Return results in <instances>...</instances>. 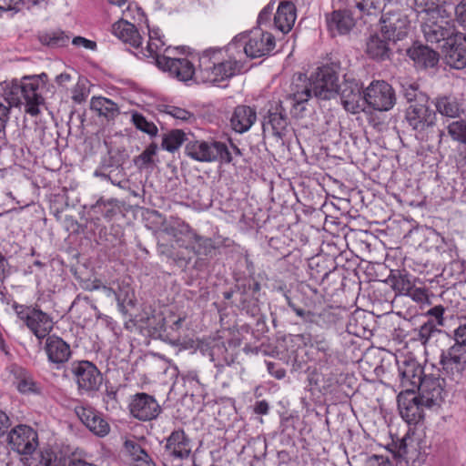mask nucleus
Segmentation results:
<instances>
[{"label": "nucleus", "mask_w": 466, "mask_h": 466, "mask_svg": "<svg viewBox=\"0 0 466 466\" xmlns=\"http://www.w3.org/2000/svg\"><path fill=\"white\" fill-rule=\"evenodd\" d=\"M70 370L79 392H94L99 390L103 377L95 364L88 360L74 361Z\"/></svg>", "instance_id": "9b49d317"}, {"label": "nucleus", "mask_w": 466, "mask_h": 466, "mask_svg": "<svg viewBox=\"0 0 466 466\" xmlns=\"http://www.w3.org/2000/svg\"><path fill=\"white\" fill-rule=\"evenodd\" d=\"M407 56L417 67L423 69L434 67L439 62V54L432 48L420 43H414L409 47Z\"/></svg>", "instance_id": "c756f323"}, {"label": "nucleus", "mask_w": 466, "mask_h": 466, "mask_svg": "<svg viewBox=\"0 0 466 466\" xmlns=\"http://www.w3.org/2000/svg\"><path fill=\"white\" fill-rule=\"evenodd\" d=\"M436 111L447 117H458L463 112L461 104L456 97L442 96L434 99Z\"/></svg>", "instance_id": "58836bf2"}, {"label": "nucleus", "mask_w": 466, "mask_h": 466, "mask_svg": "<svg viewBox=\"0 0 466 466\" xmlns=\"http://www.w3.org/2000/svg\"><path fill=\"white\" fill-rule=\"evenodd\" d=\"M157 151V146L155 143H151L146 149L137 157L136 163L141 162L143 166H147L153 163V157L156 156Z\"/></svg>", "instance_id": "13d9d810"}, {"label": "nucleus", "mask_w": 466, "mask_h": 466, "mask_svg": "<svg viewBox=\"0 0 466 466\" xmlns=\"http://www.w3.org/2000/svg\"><path fill=\"white\" fill-rule=\"evenodd\" d=\"M338 95L343 108L350 114H358L365 108V90L360 81L348 75L339 85Z\"/></svg>", "instance_id": "f8f14e48"}, {"label": "nucleus", "mask_w": 466, "mask_h": 466, "mask_svg": "<svg viewBox=\"0 0 466 466\" xmlns=\"http://www.w3.org/2000/svg\"><path fill=\"white\" fill-rule=\"evenodd\" d=\"M418 390L421 403L428 408L440 405L443 399V388L438 378L424 376V381Z\"/></svg>", "instance_id": "cd10ccee"}, {"label": "nucleus", "mask_w": 466, "mask_h": 466, "mask_svg": "<svg viewBox=\"0 0 466 466\" xmlns=\"http://www.w3.org/2000/svg\"><path fill=\"white\" fill-rule=\"evenodd\" d=\"M275 45L272 34L255 28L236 35L228 44V51L237 50L239 56L244 53L248 57L258 58L269 55Z\"/></svg>", "instance_id": "7ed1b4c3"}, {"label": "nucleus", "mask_w": 466, "mask_h": 466, "mask_svg": "<svg viewBox=\"0 0 466 466\" xmlns=\"http://www.w3.org/2000/svg\"><path fill=\"white\" fill-rule=\"evenodd\" d=\"M289 119L282 101L271 106L262 122L263 132L271 130L272 135L282 139L287 133Z\"/></svg>", "instance_id": "412c9836"}, {"label": "nucleus", "mask_w": 466, "mask_h": 466, "mask_svg": "<svg viewBox=\"0 0 466 466\" xmlns=\"http://www.w3.org/2000/svg\"><path fill=\"white\" fill-rule=\"evenodd\" d=\"M44 350L48 361L57 370L61 369L72 356L70 345L56 335L46 338Z\"/></svg>", "instance_id": "b1692460"}, {"label": "nucleus", "mask_w": 466, "mask_h": 466, "mask_svg": "<svg viewBox=\"0 0 466 466\" xmlns=\"http://www.w3.org/2000/svg\"><path fill=\"white\" fill-rule=\"evenodd\" d=\"M7 442L14 451L24 457L36 450L38 433L28 425L19 424L9 431Z\"/></svg>", "instance_id": "f3484780"}, {"label": "nucleus", "mask_w": 466, "mask_h": 466, "mask_svg": "<svg viewBox=\"0 0 466 466\" xmlns=\"http://www.w3.org/2000/svg\"><path fill=\"white\" fill-rule=\"evenodd\" d=\"M301 293L303 294V304L305 306L304 309H316V305L321 304L320 300L316 299V298H313L310 294H308V290H306L304 288H301Z\"/></svg>", "instance_id": "0e129e2a"}, {"label": "nucleus", "mask_w": 466, "mask_h": 466, "mask_svg": "<svg viewBox=\"0 0 466 466\" xmlns=\"http://www.w3.org/2000/svg\"><path fill=\"white\" fill-rule=\"evenodd\" d=\"M132 121L136 127L144 133L151 137H155L157 134V126L153 122L147 121L142 114L134 113L132 115Z\"/></svg>", "instance_id": "603ef678"}, {"label": "nucleus", "mask_w": 466, "mask_h": 466, "mask_svg": "<svg viewBox=\"0 0 466 466\" xmlns=\"http://www.w3.org/2000/svg\"><path fill=\"white\" fill-rule=\"evenodd\" d=\"M296 20V7L290 2L281 3L274 16L276 27L282 33H288L291 30Z\"/></svg>", "instance_id": "c9c22d12"}, {"label": "nucleus", "mask_w": 466, "mask_h": 466, "mask_svg": "<svg viewBox=\"0 0 466 466\" xmlns=\"http://www.w3.org/2000/svg\"><path fill=\"white\" fill-rule=\"evenodd\" d=\"M192 229L187 223L177 217H169L161 223L162 232L172 238L179 248L184 245Z\"/></svg>", "instance_id": "7c9ffc66"}, {"label": "nucleus", "mask_w": 466, "mask_h": 466, "mask_svg": "<svg viewBox=\"0 0 466 466\" xmlns=\"http://www.w3.org/2000/svg\"><path fill=\"white\" fill-rule=\"evenodd\" d=\"M10 108L0 103V134H5L6 123L9 119Z\"/></svg>", "instance_id": "69168bd1"}, {"label": "nucleus", "mask_w": 466, "mask_h": 466, "mask_svg": "<svg viewBox=\"0 0 466 466\" xmlns=\"http://www.w3.org/2000/svg\"><path fill=\"white\" fill-rule=\"evenodd\" d=\"M185 153L190 158L198 162H220L229 164L232 162V154L228 147L216 140H189L186 144Z\"/></svg>", "instance_id": "423d86ee"}, {"label": "nucleus", "mask_w": 466, "mask_h": 466, "mask_svg": "<svg viewBox=\"0 0 466 466\" xmlns=\"http://www.w3.org/2000/svg\"><path fill=\"white\" fill-rule=\"evenodd\" d=\"M129 410L134 418L147 421L156 419L161 412V407L153 396L140 392L132 397Z\"/></svg>", "instance_id": "aec40b11"}, {"label": "nucleus", "mask_w": 466, "mask_h": 466, "mask_svg": "<svg viewBox=\"0 0 466 466\" xmlns=\"http://www.w3.org/2000/svg\"><path fill=\"white\" fill-rule=\"evenodd\" d=\"M122 166V161L120 159V155L116 152L108 151V154L106 157H105L100 165V168L102 170L106 171L107 169L111 167L118 168Z\"/></svg>", "instance_id": "4d7b16f0"}, {"label": "nucleus", "mask_w": 466, "mask_h": 466, "mask_svg": "<svg viewBox=\"0 0 466 466\" xmlns=\"http://www.w3.org/2000/svg\"><path fill=\"white\" fill-rule=\"evenodd\" d=\"M125 450L134 466H157L147 452L134 440H127Z\"/></svg>", "instance_id": "ea45409f"}, {"label": "nucleus", "mask_w": 466, "mask_h": 466, "mask_svg": "<svg viewBox=\"0 0 466 466\" xmlns=\"http://www.w3.org/2000/svg\"><path fill=\"white\" fill-rule=\"evenodd\" d=\"M400 86V93L410 104L405 111V121L414 131L415 137L429 141L437 137L441 142L444 132L437 127V114L430 106L429 96L415 82L405 80Z\"/></svg>", "instance_id": "f257e3e1"}, {"label": "nucleus", "mask_w": 466, "mask_h": 466, "mask_svg": "<svg viewBox=\"0 0 466 466\" xmlns=\"http://www.w3.org/2000/svg\"><path fill=\"white\" fill-rule=\"evenodd\" d=\"M9 106H25V112L32 116L40 113L39 106L44 104V97L40 92V84L35 76H25L21 83L11 87Z\"/></svg>", "instance_id": "20e7f679"}, {"label": "nucleus", "mask_w": 466, "mask_h": 466, "mask_svg": "<svg viewBox=\"0 0 466 466\" xmlns=\"http://www.w3.org/2000/svg\"><path fill=\"white\" fill-rule=\"evenodd\" d=\"M413 301L420 304H428L430 305V299L428 295V290L422 287H415L414 285L411 287L410 290L407 294Z\"/></svg>", "instance_id": "6e6d98bb"}, {"label": "nucleus", "mask_w": 466, "mask_h": 466, "mask_svg": "<svg viewBox=\"0 0 466 466\" xmlns=\"http://www.w3.org/2000/svg\"><path fill=\"white\" fill-rule=\"evenodd\" d=\"M11 372L15 377V383L21 393H29L35 391V383L31 374L22 367L13 366Z\"/></svg>", "instance_id": "79ce46f5"}, {"label": "nucleus", "mask_w": 466, "mask_h": 466, "mask_svg": "<svg viewBox=\"0 0 466 466\" xmlns=\"http://www.w3.org/2000/svg\"><path fill=\"white\" fill-rule=\"evenodd\" d=\"M268 370L273 377L278 380H281L286 376V370L273 362L268 363Z\"/></svg>", "instance_id": "774afa93"}, {"label": "nucleus", "mask_w": 466, "mask_h": 466, "mask_svg": "<svg viewBox=\"0 0 466 466\" xmlns=\"http://www.w3.org/2000/svg\"><path fill=\"white\" fill-rule=\"evenodd\" d=\"M92 210L101 214L106 219H111L117 213V201L113 198L106 200L101 198L92 206Z\"/></svg>", "instance_id": "de8ad7c7"}, {"label": "nucleus", "mask_w": 466, "mask_h": 466, "mask_svg": "<svg viewBox=\"0 0 466 466\" xmlns=\"http://www.w3.org/2000/svg\"><path fill=\"white\" fill-rule=\"evenodd\" d=\"M354 6L361 15H376L380 10L379 0H354Z\"/></svg>", "instance_id": "864d4df0"}, {"label": "nucleus", "mask_w": 466, "mask_h": 466, "mask_svg": "<svg viewBox=\"0 0 466 466\" xmlns=\"http://www.w3.org/2000/svg\"><path fill=\"white\" fill-rule=\"evenodd\" d=\"M185 140L186 134L180 129H174L164 135L161 147L168 152H175Z\"/></svg>", "instance_id": "49530a36"}, {"label": "nucleus", "mask_w": 466, "mask_h": 466, "mask_svg": "<svg viewBox=\"0 0 466 466\" xmlns=\"http://www.w3.org/2000/svg\"><path fill=\"white\" fill-rule=\"evenodd\" d=\"M388 281L397 295L407 296L413 286L409 275L400 271L395 273L391 272L388 278Z\"/></svg>", "instance_id": "a18cd8bd"}, {"label": "nucleus", "mask_w": 466, "mask_h": 466, "mask_svg": "<svg viewBox=\"0 0 466 466\" xmlns=\"http://www.w3.org/2000/svg\"><path fill=\"white\" fill-rule=\"evenodd\" d=\"M162 112L182 122H191L195 120L193 113L187 111L185 108H181L176 106L164 105Z\"/></svg>", "instance_id": "8fccbe9b"}, {"label": "nucleus", "mask_w": 466, "mask_h": 466, "mask_svg": "<svg viewBox=\"0 0 466 466\" xmlns=\"http://www.w3.org/2000/svg\"><path fill=\"white\" fill-rule=\"evenodd\" d=\"M364 466H394L393 462L389 457L383 455H371L369 456L364 463Z\"/></svg>", "instance_id": "052dcab7"}, {"label": "nucleus", "mask_w": 466, "mask_h": 466, "mask_svg": "<svg viewBox=\"0 0 466 466\" xmlns=\"http://www.w3.org/2000/svg\"><path fill=\"white\" fill-rule=\"evenodd\" d=\"M16 316L26 325L34 335L41 339L46 338L53 329V319L37 306H25L17 303L13 304Z\"/></svg>", "instance_id": "9d476101"}, {"label": "nucleus", "mask_w": 466, "mask_h": 466, "mask_svg": "<svg viewBox=\"0 0 466 466\" xmlns=\"http://www.w3.org/2000/svg\"><path fill=\"white\" fill-rule=\"evenodd\" d=\"M455 16L457 22L466 27V0H461L455 6Z\"/></svg>", "instance_id": "680f3d73"}, {"label": "nucleus", "mask_w": 466, "mask_h": 466, "mask_svg": "<svg viewBox=\"0 0 466 466\" xmlns=\"http://www.w3.org/2000/svg\"><path fill=\"white\" fill-rule=\"evenodd\" d=\"M299 318L307 323L316 324L322 329H328L338 320V316L331 309L325 308L320 311L306 309L299 311Z\"/></svg>", "instance_id": "72a5a7b5"}, {"label": "nucleus", "mask_w": 466, "mask_h": 466, "mask_svg": "<svg viewBox=\"0 0 466 466\" xmlns=\"http://www.w3.org/2000/svg\"><path fill=\"white\" fill-rule=\"evenodd\" d=\"M410 29L408 15L400 11H388L380 19V33L392 43L404 39Z\"/></svg>", "instance_id": "ddd939ff"}, {"label": "nucleus", "mask_w": 466, "mask_h": 466, "mask_svg": "<svg viewBox=\"0 0 466 466\" xmlns=\"http://www.w3.org/2000/svg\"><path fill=\"white\" fill-rule=\"evenodd\" d=\"M444 4L446 0H414L415 9L420 17L442 15L445 12Z\"/></svg>", "instance_id": "a19ab883"}, {"label": "nucleus", "mask_w": 466, "mask_h": 466, "mask_svg": "<svg viewBox=\"0 0 466 466\" xmlns=\"http://www.w3.org/2000/svg\"><path fill=\"white\" fill-rule=\"evenodd\" d=\"M421 31L428 43L438 44L441 41L450 42L453 37L454 26L451 22L445 19L442 15L421 17Z\"/></svg>", "instance_id": "dca6fc26"}, {"label": "nucleus", "mask_w": 466, "mask_h": 466, "mask_svg": "<svg viewBox=\"0 0 466 466\" xmlns=\"http://www.w3.org/2000/svg\"><path fill=\"white\" fill-rule=\"evenodd\" d=\"M157 67L182 82L192 80L194 77L198 80V68L187 57L166 56L158 58Z\"/></svg>", "instance_id": "a211bd4d"}, {"label": "nucleus", "mask_w": 466, "mask_h": 466, "mask_svg": "<svg viewBox=\"0 0 466 466\" xmlns=\"http://www.w3.org/2000/svg\"><path fill=\"white\" fill-rule=\"evenodd\" d=\"M423 407L414 392H401L398 395V408L401 418L409 424H417L423 419Z\"/></svg>", "instance_id": "5701e85b"}, {"label": "nucleus", "mask_w": 466, "mask_h": 466, "mask_svg": "<svg viewBox=\"0 0 466 466\" xmlns=\"http://www.w3.org/2000/svg\"><path fill=\"white\" fill-rule=\"evenodd\" d=\"M243 70L241 56L237 50L209 48L201 53L198 59V76L203 83L218 84L230 79Z\"/></svg>", "instance_id": "f03ea898"}, {"label": "nucleus", "mask_w": 466, "mask_h": 466, "mask_svg": "<svg viewBox=\"0 0 466 466\" xmlns=\"http://www.w3.org/2000/svg\"><path fill=\"white\" fill-rule=\"evenodd\" d=\"M329 32L333 35L349 34L355 26V18L350 9H338L326 15Z\"/></svg>", "instance_id": "a878e982"}, {"label": "nucleus", "mask_w": 466, "mask_h": 466, "mask_svg": "<svg viewBox=\"0 0 466 466\" xmlns=\"http://www.w3.org/2000/svg\"><path fill=\"white\" fill-rule=\"evenodd\" d=\"M237 308L248 315L256 317L260 313V284L254 279H245L236 285Z\"/></svg>", "instance_id": "4468645a"}, {"label": "nucleus", "mask_w": 466, "mask_h": 466, "mask_svg": "<svg viewBox=\"0 0 466 466\" xmlns=\"http://www.w3.org/2000/svg\"><path fill=\"white\" fill-rule=\"evenodd\" d=\"M90 109L107 121L114 120L120 114L118 106L103 96H93L90 101Z\"/></svg>", "instance_id": "e433bc0d"}, {"label": "nucleus", "mask_w": 466, "mask_h": 466, "mask_svg": "<svg viewBox=\"0 0 466 466\" xmlns=\"http://www.w3.org/2000/svg\"><path fill=\"white\" fill-rule=\"evenodd\" d=\"M181 248L186 250L176 259L182 266L187 264L194 256H208L216 248V245L212 238L201 236L192 229Z\"/></svg>", "instance_id": "6ab92c4d"}, {"label": "nucleus", "mask_w": 466, "mask_h": 466, "mask_svg": "<svg viewBox=\"0 0 466 466\" xmlns=\"http://www.w3.org/2000/svg\"><path fill=\"white\" fill-rule=\"evenodd\" d=\"M313 92V83L311 76L308 78L303 74L294 75L289 86V93L286 96V103L290 106V114L299 118L303 116L306 111V105L311 98Z\"/></svg>", "instance_id": "1a4fd4ad"}, {"label": "nucleus", "mask_w": 466, "mask_h": 466, "mask_svg": "<svg viewBox=\"0 0 466 466\" xmlns=\"http://www.w3.org/2000/svg\"><path fill=\"white\" fill-rule=\"evenodd\" d=\"M24 466H58L56 453L49 448L27 454L21 458Z\"/></svg>", "instance_id": "4c0bfd02"}, {"label": "nucleus", "mask_w": 466, "mask_h": 466, "mask_svg": "<svg viewBox=\"0 0 466 466\" xmlns=\"http://www.w3.org/2000/svg\"><path fill=\"white\" fill-rule=\"evenodd\" d=\"M162 458L164 466H189L195 462L191 441L182 429L173 431L166 439Z\"/></svg>", "instance_id": "39448f33"}, {"label": "nucleus", "mask_w": 466, "mask_h": 466, "mask_svg": "<svg viewBox=\"0 0 466 466\" xmlns=\"http://www.w3.org/2000/svg\"><path fill=\"white\" fill-rule=\"evenodd\" d=\"M440 332L441 329L436 328L433 322L426 321L419 329L413 330L412 339L426 345L436 333Z\"/></svg>", "instance_id": "09e8293b"}, {"label": "nucleus", "mask_w": 466, "mask_h": 466, "mask_svg": "<svg viewBox=\"0 0 466 466\" xmlns=\"http://www.w3.org/2000/svg\"><path fill=\"white\" fill-rule=\"evenodd\" d=\"M423 368L414 360L404 361L399 366V376L404 392H414L424 381Z\"/></svg>", "instance_id": "bb28decb"}, {"label": "nucleus", "mask_w": 466, "mask_h": 466, "mask_svg": "<svg viewBox=\"0 0 466 466\" xmlns=\"http://www.w3.org/2000/svg\"><path fill=\"white\" fill-rule=\"evenodd\" d=\"M454 345H460L466 349V317L460 320L459 326L454 329Z\"/></svg>", "instance_id": "bf43d9fd"}, {"label": "nucleus", "mask_w": 466, "mask_h": 466, "mask_svg": "<svg viewBox=\"0 0 466 466\" xmlns=\"http://www.w3.org/2000/svg\"><path fill=\"white\" fill-rule=\"evenodd\" d=\"M390 41L381 36V35L376 33L371 35L366 42V53L367 55L375 60H386L390 58Z\"/></svg>", "instance_id": "473e14b6"}, {"label": "nucleus", "mask_w": 466, "mask_h": 466, "mask_svg": "<svg viewBox=\"0 0 466 466\" xmlns=\"http://www.w3.org/2000/svg\"><path fill=\"white\" fill-rule=\"evenodd\" d=\"M112 33L125 44L134 48H138L142 43V37L135 26L127 20L120 19L112 25Z\"/></svg>", "instance_id": "2f4dec72"}, {"label": "nucleus", "mask_w": 466, "mask_h": 466, "mask_svg": "<svg viewBox=\"0 0 466 466\" xmlns=\"http://www.w3.org/2000/svg\"><path fill=\"white\" fill-rule=\"evenodd\" d=\"M108 291L116 296L118 309L123 314H127V307H135L134 292L129 285L122 284L119 285L117 291L112 289H109Z\"/></svg>", "instance_id": "37998d69"}, {"label": "nucleus", "mask_w": 466, "mask_h": 466, "mask_svg": "<svg viewBox=\"0 0 466 466\" xmlns=\"http://www.w3.org/2000/svg\"><path fill=\"white\" fill-rule=\"evenodd\" d=\"M257 121V110L247 105H238L235 107L231 117V128L239 134L248 131Z\"/></svg>", "instance_id": "c85d7f7f"}, {"label": "nucleus", "mask_w": 466, "mask_h": 466, "mask_svg": "<svg viewBox=\"0 0 466 466\" xmlns=\"http://www.w3.org/2000/svg\"><path fill=\"white\" fill-rule=\"evenodd\" d=\"M440 372L444 381L459 384L466 371V349L452 345L442 350L439 360Z\"/></svg>", "instance_id": "0eeeda50"}, {"label": "nucleus", "mask_w": 466, "mask_h": 466, "mask_svg": "<svg viewBox=\"0 0 466 466\" xmlns=\"http://www.w3.org/2000/svg\"><path fill=\"white\" fill-rule=\"evenodd\" d=\"M448 133L452 139L466 145V120L461 119L451 122L448 126Z\"/></svg>", "instance_id": "3c124183"}, {"label": "nucleus", "mask_w": 466, "mask_h": 466, "mask_svg": "<svg viewBox=\"0 0 466 466\" xmlns=\"http://www.w3.org/2000/svg\"><path fill=\"white\" fill-rule=\"evenodd\" d=\"M22 5V0H0V10L18 12Z\"/></svg>", "instance_id": "e2e57ef3"}, {"label": "nucleus", "mask_w": 466, "mask_h": 466, "mask_svg": "<svg viewBox=\"0 0 466 466\" xmlns=\"http://www.w3.org/2000/svg\"><path fill=\"white\" fill-rule=\"evenodd\" d=\"M72 44L76 46H83L86 49L94 50L96 47V44L94 41L88 40L82 36H76L72 40Z\"/></svg>", "instance_id": "338daca9"}, {"label": "nucleus", "mask_w": 466, "mask_h": 466, "mask_svg": "<svg viewBox=\"0 0 466 466\" xmlns=\"http://www.w3.org/2000/svg\"><path fill=\"white\" fill-rule=\"evenodd\" d=\"M39 41L49 47H63L70 42V35L62 30H53L39 34Z\"/></svg>", "instance_id": "c03bdc74"}, {"label": "nucleus", "mask_w": 466, "mask_h": 466, "mask_svg": "<svg viewBox=\"0 0 466 466\" xmlns=\"http://www.w3.org/2000/svg\"><path fill=\"white\" fill-rule=\"evenodd\" d=\"M396 102L392 86L385 81H373L365 89V106L378 111H389Z\"/></svg>", "instance_id": "2eb2a0df"}, {"label": "nucleus", "mask_w": 466, "mask_h": 466, "mask_svg": "<svg viewBox=\"0 0 466 466\" xmlns=\"http://www.w3.org/2000/svg\"><path fill=\"white\" fill-rule=\"evenodd\" d=\"M340 66L338 64H327L317 68L311 74L314 96L319 99L329 100L338 95L339 89V75Z\"/></svg>", "instance_id": "6e6552de"}, {"label": "nucleus", "mask_w": 466, "mask_h": 466, "mask_svg": "<svg viewBox=\"0 0 466 466\" xmlns=\"http://www.w3.org/2000/svg\"><path fill=\"white\" fill-rule=\"evenodd\" d=\"M165 42L160 36L158 31H149V40L145 50H141V54L145 57L152 58L157 66V60L160 57L169 56L173 52L169 46L164 49Z\"/></svg>", "instance_id": "f704fd0d"}, {"label": "nucleus", "mask_w": 466, "mask_h": 466, "mask_svg": "<svg viewBox=\"0 0 466 466\" xmlns=\"http://www.w3.org/2000/svg\"><path fill=\"white\" fill-rule=\"evenodd\" d=\"M446 46V64L456 69L464 68L466 66V36L461 33H456Z\"/></svg>", "instance_id": "393cba45"}, {"label": "nucleus", "mask_w": 466, "mask_h": 466, "mask_svg": "<svg viewBox=\"0 0 466 466\" xmlns=\"http://www.w3.org/2000/svg\"><path fill=\"white\" fill-rule=\"evenodd\" d=\"M76 414L82 423L96 436L103 438L110 431V425L102 413L89 406H76Z\"/></svg>", "instance_id": "4be33fe9"}, {"label": "nucleus", "mask_w": 466, "mask_h": 466, "mask_svg": "<svg viewBox=\"0 0 466 466\" xmlns=\"http://www.w3.org/2000/svg\"><path fill=\"white\" fill-rule=\"evenodd\" d=\"M444 313L445 308L441 305H437L428 309L425 316L429 318L427 321L433 322L434 326L440 329V327L445 325Z\"/></svg>", "instance_id": "5fc2aeb1"}]
</instances>
